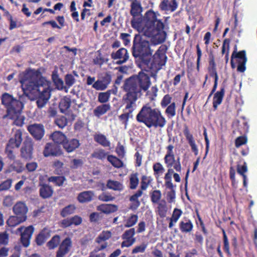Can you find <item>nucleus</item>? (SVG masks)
I'll use <instances>...</instances> for the list:
<instances>
[{"instance_id":"obj_1","label":"nucleus","mask_w":257,"mask_h":257,"mask_svg":"<svg viewBox=\"0 0 257 257\" xmlns=\"http://www.w3.org/2000/svg\"><path fill=\"white\" fill-rule=\"evenodd\" d=\"M20 82L27 90L38 92L36 103L39 108L45 106L51 97L50 82L42 76L39 70H26L20 79Z\"/></svg>"},{"instance_id":"obj_2","label":"nucleus","mask_w":257,"mask_h":257,"mask_svg":"<svg viewBox=\"0 0 257 257\" xmlns=\"http://www.w3.org/2000/svg\"><path fill=\"white\" fill-rule=\"evenodd\" d=\"M23 88V93L18 97L5 92L2 96V104L6 109V113L3 116V119L9 118L14 120V123L17 126L24 124L25 117L22 115L24 104L28 99Z\"/></svg>"},{"instance_id":"obj_3","label":"nucleus","mask_w":257,"mask_h":257,"mask_svg":"<svg viewBox=\"0 0 257 257\" xmlns=\"http://www.w3.org/2000/svg\"><path fill=\"white\" fill-rule=\"evenodd\" d=\"M34 142L30 138H27L20 149L21 157L26 161L31 160L33 158Z\"/></svg>"},{"instance_id":"obj_4","label":"nucleus","mask_w":257,"mask_h":257,"mask_svg":"<svg viewBox=\"0 0 257 257\" xmlns=\"http://www.w3.org/2000/svg\"><path fill=\"white\" fill-rule=\"evenodd\" d=\"M21 233V240L23 246L28 247L30 244V240L34 232V228L32 225L24 228L21 226L17 230V233Z\"/></svg>"},{"instance_id":"obj_5","label":"nucleus","mask_w":257,"mask_h":257,"mask_svg":"<svg viewBox=\"0 0 257 257\" xmlns=\"http://www.w3.org/2000/svg\"><path fill=\"white\" fill-rule=\"evenodd\" d=\"M28 131L35 140L39 141L43 137L45 133L44 125L40 123H34L28 126Z\"/></svg>"},{"instance_id":"obj_6","label":"nucleus","mask_w":257,"mask_h":257,"mask_svg":"<svg viewBox=\"0 0 257 257\" xmlns=\"http://www.w3.org/2000/svg\"><path fill=\"white\" fill-rule=\"evenodd\" d=\"M62 153L60 146L54 143H47L43 151V154L45 157L60 156Z\"/></svg>"},{"instance_id":"obj_7","label":"nucleus","mask_w":257,"mask_h":257,"mask_svg":"<svg viewBox=\"0 0 257 257\" xmlns=\"http://www.w3.org/2000/svg\"><path fill=\"white\" fill-rule=\"evenodd\" d=\"M72 241L69 237H66L60 243L56 252V257H64L67 254L72 247Z\"/></svg>"},{"instance_id":"obj_8","label":"nucleus","mask_w":257,"mask_h":257,"mask_svg":"<svg viewBox=\"0 0 257 257\" xmlns=\"http://www.w3.org/2000/svg\"><path fill=\"white\" fill-rule=\"evenodd\" d=\"M13 211L16 215L22 218L25 217L27 219V213L28 211V208L26 204L22 202H17L13 208Z\"/></svg>"},{"instance_id":"obj_9","label":"nucleus","mask_w":257,"mask_h":257,"mask_svg":"<svg viewBox=\"0 0 257 257\" xmlns=\"http://www.w3.org/2000/svg\"><path fill=\"white\" fill-rule=\"evenodd\" d=\"M22 141V132L20 130H17L15 132L14 136L9 140L7 145L11 147V148H18L20 147Z\"/></svg>"},{"instance_id":"obj_10","label":"nucleus","mask_w":257,"mask_h":257,"mask_svg":"<svg viewBox=\"0 0 257 257\" xmlns=\"http://www.w3.org/2000/svg\"><path fill=\"white\" fill-rule=\"evenodd\" d=\"M51 231L47 228H44L37 236L35 241L37 245H42L50 236Z\"/></svg>"},{"instance_id":"obj_11","label":"nucleus","mask_w":257,"mask_h":257,"mask_svg":"<svg viewBox=\"0 0 257 257\" xmlns=\"http://www.w3.org/2000/svg\"><path fill=\"white\" fill-rule=\"evenodd\" d=\"M79 145V141L77 139H73L68 140L66 138V140L63 144V147L68 153H70L77 148Z\"/></svg>"},{"instance_id":"obj_12","label":"nucleus","mask_w":257,"mask_h":257,"mask_svg":"<svg viewBox=\"0 0 257 257\" xmlns=\"http://www.w3.org/2000/svg\"><path fill=\"white\" fill-rule=\"evenodd\" d=\"M40 195L44 199L48 198L52 196L53 190L52 187L47 184H42L39 190Z\"/></svg>"},{"instance_id":"obj_13","label":"nucleus","mask_w":257,"mask_h":257,"mask_svg":"<svg viewBox=\"0 0 257 257\" xmlns=\"http://www.w3.org/2000/svg\"><path fill=\"white\" fill-rule=\"evenodd\" d=\"M54 142V143L59 145H63L64 142L66 140V136L60 131H56L52 133L50 136Z\"/></svg>"},{"instance_id":"obj_14","label":"nucleus","mask_w":257,"mask_h":257,"mask_svg":"<svg viewBox=\"0 0 257 257\" xmlns=\"http://www.w3.org/2000/svg\"><path fill=\"white\" fill-rule=\"evenodd\" d=\"M71 101L70 98L68 97H64L59 102V107L61 112L67 114L68 109L70 107Z\"/></svg>"},{"instance_id":"obj_15","label":"nucleus","mask_w":257,"mask_h":257,"mask_svg":"<svg viewBox=\"0 0 257 257\" xmlns=\"http://www.w3.org/2000/svg\"><path fill=\"white\" fill-rule=\"evenodd\" d=\"M26 221V218L20 217L18 216H11L7 221V223L9 226L15 227L21 223Z\"/></svg>"},{"instance_id":"obj_16","label":"nucleus","mask_w":257,"mask_h":257,"mask_svg":"<svg viewBox=\"0 0 257 257\" xmlns=\"http://www.w3.org/2000/svg\"><path fill=\"white\" fill-rule=\"evenodd\" d=\"M93 193L91 191H84L78 196V200L80 203L89 202L91 200Z\"/></svg>"},{"instance_id":"obj_17","label":"nucleus","mask_w":257,"mask_h":257,"mask_svg":"<svg viewBox=\"0 0 257 257\" xmlns=\"http://www.w3.org/2000/svg\"><path fill=\"white\" fill-rule=\"evenodd\" d=\"M60 242V236L59 235H55L47 242V246L50 249H53L58 246Z\"/></svg>"},{"instance_id":"obj_18","label":"nucleus","mask_w":257,"mask_h":257,"mask_svg":"<svg viewBox=\"0 0 257 257\" xmlns=\"http://www.w3.org/2000/svg\"><path fill=\"white\" fill-rule=\"evenodd\" d=\"M23 169V164L18 160L14 161L10 166V170L11 171H16L17 173L22 172Z\"/></svg>"},{"instance_id":"obj_19","label":"nucleus","mask_w":257,"mask_h":257,"mask_svg":"<svg viewBox=\"0 0 257 257\" xmlns=\"http://www.w3.org/2000/svg\"><path fill=\"white\" fill-rule=\"evenodd\" d=\"M65 180V178L63 176H52L48 179L49 182H53L58 186H62Z\"/></svg>"},{"instance_id":"obj_20","label":"nucleus","mask_w":257,"mask_h":257,"mask_svg":"<svg viewBox=\"0 0 257 257\" xmlns=\"http://www.w3.org/2000/svg\"><path fill=\"white\" fill-rule=\"evenodd\" d=\"M75 207L74 205H69L64 208L61 212V215L63 217H66L67 215L72 214L74 212Z\"/></svg>"},{"instance_id":"obj_21","label":"nucleus","mask_w":257,"mask_h":257,"mask_svg":"<svg viewBox=\"0 0 257 257\" xmlns=\"http://www.w3.org/2000/svg\"><path fill=\"white\" fill-rule=\"evenodd\" d=\"M55 122L59 128H63L67 125V120L65 116H61L57 118Z\"/></svg>"},{"instance_id":"obj_22","label":"nucleus","mask_w":257,"mask_h":257,"mask_svg":"<svg viewBox=\"0 0 257 257\" xmlns=\"http://www.w3.org/2000/svg\"><path fill=\"white\" fill-rule=\"evenodd\" d=\"M12 180L7 179L0 184V191L8 190L12 185Z\"/></svg>"},{"instance_id":"obj_23","label":"nucleus","mask_w":257,"mask_h":257,"mask_svg":"<svg viewBox=\"0 0 257 257\" xmlns=\"http://www.w3.org/2000/svg\"><path fill=\"white\" fill-rule=\"evenodd\" d=\"M75 79L72 74H67L65 77V82L66 85L70 87L75 83Z\"/></svg>"},{"instance_id":"obj_24","label":"nucleus","mask_w":257,"mask_h":257,"mask_svg":"<svg viewBox=\"0 0 257 257\" xmlns=\"http://www.w3.org/2000/svg\"><path fill=\"white\" fill-rule=\"evenodd\" d=\"M9 242V235L8 233L3 232L0 233V245H6Z\"/></svg>"},{"instance_id":"obj_25","label":"nucleus","mask_w":257,"mask_h":257,"mask_svg":"<svg viewBox=\"0 0 257 257\" xmlns=\"http://www.w3.org/2000/svg\"><path fill=\"white\" fill-rule=\"evenodd\" d=\"M85 123L81 120H78L74 124V129L76 131L80 132L84 130Z\"/></svg>"},{"instance_id":"obj_26","label":"nucleus","mask_w":257,"mask_h":257,"mask_svg":"<svg viewBox=\"0 0 257 257\" xmlns=\"http://www.w3.org/2000/svg\"><path fill=\"white\" fill-rule=\"evenodd\" d=\"M83 162L81 159H73L71 162V168L77 169L82 166Z\"/></svg>"},{"instance_id":"obj_27","label":"nucleus","mask_w":257,"mask_h":257,"mask_svg":"<svg viewBox=\"0 0 257 257\" xmlns=\"http://www.w3.org/2000/svg\"><path fill=\"white\" fill-rule=\"evenodd\" d=\"M13 204V198L11 196H7L3 201V205L6 207H10Z\"/></svg>"},{"instance_id":"obj_28","label":"nucleus","mask_w":257,"mask_h":257,"mask_svg":"<svg viewBox=\"0 0 257 257\" xmlns=\"http://www.w3.org/2000/svg\"><path fill=\"white\" fill-rule=\"evenodd\" d=\"M13 149V148H11V147L8 146L7 145L5 152L7 155V157L10 159L14 160L15 159V155H14L13 151L12 150Z\"/></svg>"},{"instance_id":"obj_29","label":"nucleus","mask_w":257,"mask_h":257,"mask_svg":"<svg viewBox=\"0 0 257 257\" xmlns=\"http://www.w3.org/2000/svg\"><path fill=\"white\" fill-rule=\"evenodd\" d=\"M70 219L72 223V225H78L81 223L82 221L81 217L77 215H75L74 217H71Z\"/></svg>"},{"instance_id":"obj_30","label":"nucleus","mask_w":257,"mask_h":257,"mask_svg":"<svg viewBox=\"0 0 257 257\" xmlns=\"http://www.w3.org/2000/svg\"><path fill=\"white\" fill-rule=\"evenodd\" d=\"M37 167V164L35 162H31L26 165L27 170L30 172L34 171Z\"/></svg>"},{"instance_id":"obj_31","label":"nucleus","mask_w":257,"mask_h":257,"mask_svg":"<svg viewBox=\"0 0 257 257\" xmlns=\"http://www.w3.org/2000/svg\"><path fill=\"white\" fill-rule=\"evenodd\" d=\"M57 89L63 90L64 88L63 81L60 78L54 82Z\"/></svg>"},{"instance_id":"obj_32","label":"nucleus","mask_w":257,"mask_h":257,"mask_svg":"<svg viewBox=\"0 0 257 257\" xmlns=\"http://www.w3.org/2000/svg\"><path fill=\"white\" fill-rule=\"evenodd\" d=\"M9 248L6 247L0 248V257H7L8 255Z\"/></svg>"},{"instance_id":"obj_33","label":"nucleus","mask_w":257,"mask_h":257,"mask_svg":"<svg viewBox=\"0 0 257 257\" xmlns=\"http://www.w3.org/2000/svg\"><path fill=\"white\" fill-rule=\"evenodd\" d=\"M62 226L63 227H67L72 225L70 218L63 219L61 221Z\"/></svg>"},{"instance_id":"obj_34","label":"nucleus","mask_w":257,"mask_h":257,"mask_svg":"<svg viewBox=\"0 0 257 257\" xmlns=\"http://www.w3.org/2000/svg\"><path fill=\"white\" fill-rule=\"evenodd\" d=\"M48 113L49 114V116L50 117H54L56 115L57 111V109L54 107H49Z\"/></svg>"},{"instance_id":"obj_35","label":"nucleus","mask_w":257,"mask_h":257,"mask_svg":"<svg viewBox=\"0 0 257 257\" xmlns=\"http://www.w3.org/2000/svg\"><path fill=\"white\" fill-rule=\"evenodd\" d=\"M50 24L53 28H58L61 29V27H59L56 23V22L54 21H50L48 22H45L42 24L43 26H45L46 25Z\"/></svg>"},{"instance_id":"obj_36","label":"nucleus","mask_w":257,"mask_h":257,"mask_svg":"<svg viewBox=\"0 0 257 257\" xmlns=\"http://www.w3.org/2000/svg\"><path fill=\"white\" fill-rule=\"evenodd\" d=\"M95 78L91 77L90 76L88 77L87 79V84L88 85H91L93 84V87L96 89V82H94Z\"/></svg>"},{"instance_id":"obj_37","label":"nucleus","mask_w":257,"mask_h":257,"mask_svg":"<svg viewBox=\"0 0 257 257\" xmlns=\"http://www.w3.org/2000/svg\"><path fill=\"white\" fill-rule=\"evenodd\" d=\"M22 11L27 16L30 17L31 15V13L29 11L28 8L26 7V4L23 5V9Z\"/></svg>"},{"instance_id":"obj_38","label":"nucleus","mask_w":257,"mask_h":257,"mask_svg":"<svg viewBox=\"0 0 257 257\" xmlns=\"http://www.w3.org/2000/svg\"><path fill=\"white\" fill-rule=\"evenodd\" d=\"M52 79L54 82H55L56 81H57V80H59V79H60L59 77V75L57 73V71H54L53 72L52 74Z\"/></svg>"},{"instance_id":"obj_39","label":"nucleus","mask_w":257,"mask_h":257,"mask_svg":"<svg viewBox=\"0 0 257 257\" xmlns=\"http://www.w3.org/2000/svg\"><path fill=\"white\" fill-rule=\"evenodd\" d=\"M57 21L58 22L61 27H63L64 25V18L63 16H58L56 18Z\"/></svg>"},{"instance_id":"obj_40","label":"nucleus","mask_w":257,"mask_h":257,"mask_svg":"<svg viewBox=\"0 0 257 257\" xmlns=\"http://www.w3.org/2000/svg\"><path fill=\"white\" fill-rule=\"evenodd\" d=\"M24 181L23 180H21L18 183H17L15 187L16 190H19L23 186V185L24 184Z\"/></svg>"},{"instance_id":"obj_41","label":"nucleus","mask_w":257,"mask_h":257,"mask_svg":"<svg viewBox=\"0 0 257 257\" xmlns=\"http://www.w3.org/2000/svg\"><path fill=\"white\" fill-rule=\"evenodd\" d=\"M17 27V25L16 21L13 20L12 22H11L10 27H9V29L10 30H12Z\"/></svg>"},{"instance_id":"obj_42","label":"nucleus","mask_w":257,"mask_h":257,"mask_svg":"<svg viewBox=\"0 0 257 257\" xmlns=\"http://www.w3.org/2000/svg\"><path fill=\"white\" fill-rule=\"evenodd\" d=\"M90 221L92 222L96 221V213L95 212H93L90 214Z\"/></svg>"},{"instance_id":"obj_43","label":"nucleus","mask_w":257,"mask_h":257,"mask_svg":"<svg viewBox=\"0 0 257 257\" xmlns=\"http://www.w3.org/2000/svg\"><path fill=\"white\" fill-rule=\"evenodd\" d=\"M63 6V4L60 3H57V4H56L54 6V9L55 10H60Z\"/></svg>"},{"instance_id":"obj_44","label":"nucleus","mask_w":257,"mask_h":257,"mask_svg":"<svg viewBox=\"0 0 257 257\" xmlns=\"http://www.w3.org/2000/svg\"><path fill=\"white\" fill-rule=\"evenodd\" d=\"M72 17L74 19H75L76 21L78 22L79 21L78 13V12H73V13L72 14Z\"/></svg>"},{"instance_id":"obj_45","label":"nucleus","mask_w":257,"mask_h":257,"mask_svg":"<svg viewBox=\"0 0 257 257\" xmlns=\"http://www.w3.org/2000/svg\"><path fill=\"white\" fill-rule=\"evenodd\" d=\"M76 10L75 3L74 1H72L71 3L70 11L73 12Z\"/></svg>"},{"instance_id":"obj_46","label":"nucleus","mask_w":257,"mask_h":257,"mask_svg":"<svg viewBox=\"0 0 257 257\" xmlns=\"http://www.w3.org/2000/svg\"><path fill=\"white\" fill-rule=\"evenodd\" d=\"M65 48H66L69 51H72V52H74L75 54H76L77 49L75 48H70L68 46H65Z\"/></svg>"},{"instance_id":"obj_47","label":"nucleus","mask_w":257,"mask_h":257,"mask_svg":"<svg viewBox=\"0 0 257 257\" xmlns=\"http://www.w3.org/2000/svg\"><path fill=\"white\" fill-rule=\"evenodd\" d=\"M88 11H89L88 10L86 9H84L82 12L81 13V19L82 20L84 19V18H85V14L86 12H87Z\"/></svg>"},{"instance_id":"obj_48","label":"nucleus","mask_w":257,"mask_h":257,"mask_svg":"<svg viewBox=\"0 0 257 257\" xmlns=\"http://www.w3.org/2000/svg\"><path fill=\"white\" fill-rule=\"evenodd\" d=\"M43 10V9L42 8L40 7V8H39L38 9H37L34 12V14L35 15H38L39 14V13H40Z\"/></svg>"},{"instance_id":"obj_49","label":"nucleus","mask_w":257,"mask_h":257,"mask_svg":"<svg viewBox=\"0 0 257 257\" xmlns=\"http://www.w3.org/2000/svg\"><path fill=\"white\" fill-rule=\"evenodd\" d=\"M3 11L4 12V16L7 18H8L10 15H11L10 13L6 9H5V11Z\"/></svg>"},{"instance_id":"obj_50","label":"nucleus","mask_w":257,"mask_h":257,"mask_svg":"<svg viewBox=\"0 0 257 257\" xmlns=\"http://www.w3.org/2000/svg\"><path fill=\"white\" fill-rule=\"evenodd\" d=\"M55 165L56 166L62 167L63 166V164L62 162H60V161H57V162L55 163Z\"/></svg>"},{"instance_id":"obj_51","label":"nucleus","mask_w":257,"mask_h":257,"mask_svg":"<svg viewBox=\"0 0 257 257\" xmlns=\"http://www.w3.org/2000/svg\"><path fill=\"white\" fill-rule=\"evenodd\" d=\"M14 74L13 73V74H11L10 75H9L8 77H7V79L8 81H10L13 78H14Z\"/></svg>"},{"instance_id":"obj_52","label":"nucleus","mask_w":257,"mask_h":257,"mask_svg":"<svg viewBox=\"0 0 257 257\" xmlns=\"http://www.w3.org/2000/svg\"><path fill=\"white\" fill-rule=\"evenodd\" d=\"M4 220L3 219V215L0 213V226L3 225Z\"/></svg>"},{"instance_id":"obj_53","label":"nucleus","mask_w":257,"mask_h":257,"mask_svg":"<svg viewBox=\"0 0 257 257\" xmlns=\"http://www.w3.org/2000/svg\"><path fill=\"white\" fill-rule=\"evenodd\" d=\"M45 11H47V12H49L50 13H51V14H54V11L52 9H45L44 10Z\"/></svg>"},{"instance_id":"obj_54","label":"nucleus","mask_w":257,"mask_h":257,"mask_svg":"<svg viewBox=\"0 0 257 257\" xmlns=\"http://www.w3.org/2000/svg\"><path fill=\"white\" fill-rule=\"evenodd\" d=\"M4 166V163L2 161L0 160V172L2 171Z\"/></svg>"},{"instance_id":"obj_55","label":"nucleus","mask_w":257,"mask_h":257,"mask_svg":"<svg viewBox=\"0 0 257 257\" xmlns=\"http://www.w3.org/2000/svg\"><path fill=\"white\" fill-rule=\"evenodd\" d=\"M86 6H90V4L87 2H85L83 4V7H86Z\"/></svg>"},{"instance_id":"obj_56","label":"nucleus","mask_w":257,"mask_h":257,"mask_svg":"<svg viewBox=\"0 0 257 257\" xmlns=\"http://www.w3.org/2000/svg\"><path fill=\"white\" fill-rule=\"evenodd\" d=\"M96 29H97V27H96V21L94 23V24H93V29L95 31H96Z\"/></svg>"},{"instance_id":"obj_57","label":"nucleus","mask_w":257,"mask_h":257,"mask_svg":"<svg viewBox=\"0 0 257 257\" xmlns=\"http://www.w3.org/2000/svg\"><path fill=\"white\" fill-rule=\"evenodd\" d=\"M7 19L10 21V23H11V22L13 21V17H12V15H10L8 18H7Z\"/></svg>"},{"instance_id":"obj_58","label":"nucleus","mask_w":257,"mask_h":257,"mask_svg":"<svg viewBox=\"0 0 257 257\" xmlns=\"http://www.w3.org/2000/svg\"><path fill=\"white\" fill-rule=\"evenodd\" d=\"M54 40V37H50V38H49L48 39V41L49 42H52Z\"/></svg>"},{"instance_id":"obj_59","label":"nucleus","mask_w":257,"mask_h":257,"mask_svg":"<svg viewBox=\"0 0 257 257\" xmlns=\"http://www.w3.org/2000/svg\"><path fill=\"white\" fill-rule=\"evenodd\" d=\"M41 0H30V2L32 3H37L39 2Z\"/></svg>"},{"instance_id":"obj_60","label":"nucleus","mask_w":257,"mask_h":257,"mask_svg":"<svg viewBox=\"0 0 257 257\" xmlns=\"http://www.w3.org/2000/svg\"><path fill=\"white\" fill-rule=\"evenodd\" d=\"M10 257H20L19 255L17 253H14L11 255Z\"/></svg>"},{"instance_id":"obj_61","label":"nucleus","mask_w":257,"mask_h":257,"mask_svg":"<svg viewBox=\"0 0 257 257\" xmlns=\"http://www.w3.org/2000/svg\"><path fill=\"white\" fill-rule=\"evenodd\" d=\"M30 257H40V256L37 254H33L31 255Z\"/></svg>"},{"instance_id":"obj_62","label":"nucleus","mask_w":257,"mask_h":257,"mask_svg":"<svg viewBox=\"0 0 257 257\" xmlns=\"http://www.w3.org/2000/svg\"><path fill=\"white\" fill-rule=\"evenodd\" d=\"M89 257H96V255L95 254L94 252H92Z\"/></svg>"},{"instance_id":"obj_63","label":"nucleus","mask_w":257,"mask_h":257,"mask_svg":"<svg viewBox=\"0 0 257 257\" xmlns=\"http://www.w3.org/2000/svg\"><path fill=\"white\" fill-rule=\"evenodd\" d=\"M5 40H6V38L0 39V45H1L2 43L4 42Z\"/></svg>"},{"instance_id":"obj_64","label":"nucleus","mask_w":257,"mask_h":257,"mask_svg":"<svg viewBox=\"0 0 257 257\" xmlns=\"http://www.w3.org/2000/svg\"><path fill=\"white\" fill-rule=\"evenodd\" d=\"M0 9H1L3 11H5V9L3 6L0 5Z\"/></svg>"}]
</instances>
